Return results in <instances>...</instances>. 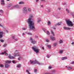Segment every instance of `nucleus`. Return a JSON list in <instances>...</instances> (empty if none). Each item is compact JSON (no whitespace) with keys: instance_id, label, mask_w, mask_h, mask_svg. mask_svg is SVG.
<instances>
[{"instance_id":"680f3d73","label":"nucleus","mask_w":74,"mask_h":74,"mask_svg":"<svg viewBox=\"0 0 74 74\" xmlns=\"http://www.w3.org/2000/svg\"><path fill=\"white\" fill-rule=\"evenodd\" d=\"M7 1H10V0H7Z\"/></svg>"},{"instance_id":"f8f14e48","label":"nucleus","mask_w":74,"mask_h":74,"mask_svg":"<svg viewBox=\"0 0 74 74\" xmlns=\"http://www.w3.org/2000/svg\"><path fill=\"white\" fill-rule=\"evenodd\" d=\"M8 57L9 58V59H14V57L12 56H11V55H9V56H8Z\"/></svg>"},{"instance_id":"9b49d317","label":"nucleus","mask_w":74,"mask_h":74,"mask_svg":"<svg viewBox=\"0 0 74 74\" xmlns=\"http://www.w3.org/2000/svg\"><path fill=\"white\" fill-rule=\"evenodd\" d=\"M9 65H8L7 64H5V68H7L9 67Z\"/></svg>"},{"instance_id":"412c9836","label":"nucleus","mask_w":74,"mask_h":74,"mask_svg":"<svg viewBox=\"0 0 74 74\" xmlns=\"http://www.w3.org/2000/svg\"><path fill=\"white\" fill-rule=\"evenodd\" d=\"M19 4H24V3L23 2H20L19 3Z\"/></svg>"},{"instance_id":"aec40b11","label":"nucleus","mask_w":74,"mask_h":74,"mask_svg":"<svg viewBox=\"0 0 74 74\" xmlns=\"http://www.w3.org/2000/svg\"><path fill=\"white\" fill-rule=\"evenodd\" d=\"M0 41H1V42H4V40L2 39H1L0 40Z\"/></svg>"},{"instance_id":"e2e57ef3","label":"nucleus","mask_w":74,"mask_h":74,"mask_svg":"<svg viewBox=\"0 0 74 74\" xmlns=\"http://www.w3.org/2000/svg\"><path fill=\"white\" fill-rule=\"evenodd\" d=\"M59 10H60V8H59Z\"/></svg>"},{"instance_id":"ddd939ff","label":"nucleus","mask_w":74,"mask_h":74,"mask_svg":"<svg viewBox=\"0 0 74 74\" xmlns=\"http://www.w3.org/2000/svg\"><path fill=\"white\" fill-rule=\"evenodd\" d=\"M1 4H3V5H4L5 3H4V0H1Z\"/></svg>"},{"instance_id":"c85d7f7f","label":"nucleus","mask_w":74,"mask_h":74,"mask_svg":"<svg viewBox=\"0 0 74 74\" xmlns=\"http://www.w3.org/2000/svg\"><path fill=\"white\" fill-rule=\"evenodd\" d=\"M47 47L49 49H50V48H51V45H47Z\"/></svg>"},{"instance_id":"a211bd4d","label":"nucleus","mask_w":74,"mask_h":74,"mask_svg":"<svg viewBox=\"0 0 74 74\" xmlns=\"http://www.w3.org/2000/svg\"><path fill=\"white\" fill-rule=\"evenodd\" d=\"M21 66V64H19L16 66L18 67V68H20Z\"/></svg>"},{"instance_id":"603ef678","label":"nucleus","mask_w":74,"mask_h":74,"mask_svg":"<svg viewBox=\"0 0 74 74\" xmlns=\"http://www.w3.org/2000/svg\"><path fill=\"white\" fill-rule=\"evenodd\" d=\"M16 52H17V50H16V51H15V53H16Z\"/></svg>"},{"instance_id":"2f4dec72","label":"nucleus","mask_w":74,"mask_h":74,"mask_svg":"<svg viewBox=\"0 0 74 74\" xmlns=\"http://www.w3.org/2000/svg\"><path fill=\"white\" fill-rule=\"evenodd\" d=\"M51 34H53V36H55V34H54V33H53V32H51Z\"/></svg>"},{"instance_id":"f704fd0d","label":"nucleus","mask_w":74,"mask_h":74,"mask_svg":"<svg viewBox=\"0 0 74 74\" xmlns=\"http://www.w3.org/2000/svg\"><path fill=\"white\" fill-rule=\"evenodd\" d=\"M47 34H48V35H49V34H50L49 32H48V31H47Z\"/></svg>"},{"instance_id":"0eeeda50","label":"nucleus","mask_w":74,"mask_h":74,"mask_svg":"<svg viewBox=\"0 0 74 74\" xmlns=\"http://www.w3.org/2000/svg\"><path fill=\"white\" fill-rule=\"evenodd\" d=\"M7 52V50H6L4 52L2 53L1 54H4V53H5L6 56H8V54L6 53Z\"/></svg>"},{"instance_id":"8fccbe9b","label":"nucleus","mask_w":74,"mask_h":74,"mask_svg":"<svg viewBox=\"0 0 74 74\" xmlns=\"http://www.w3.org/2000/svg\"><path fill=\"white\" fill-rule=\"evenodd\" d=\"M47 74H52L50 73H47Z\"/></svg>"},{"instance_id":"1a4fd4ad","label":"nucleus","mask_w":74,"mask_h":74,"mask_svg":"<svg viewBox=\"0 0 74 74\" xmlns=\"http://www.w3.org/2000/svg\"><path fill=\"white\" fill-rule=\"evenodd\" d=\"M30 40L32 41L31 42V43H33L34 44L36 43V41H33V39H32V38H30Z\"/></svg>"},{"instance_id":"c9c22d12","label":"nucleus","mask_w":74,"mask_h":74,"mask_svg":"<svg viewBox=\"0 0 74 74\" xmlns=\"http://www.w3.org/2000/svg\"><path fill=\"white\" fill-rule=\"evenodd\" d=\"M41 21V20H38V21H37V23H38Z\"/></svg>"},{"instance_id":"39448f33","label":"nucleus","mask_w":74,"mask_h":74,"mask_svg":"<svg viewBox=\"0 0 74 74\" xmlns=\"http://www.w3.org/2000/svg\"><path fill=\"white\" fill-rule=\"evenodd\" d=\"M50 38L51 40H52V41H54V40H55V37L52 36H50Z\"/></svg>"},{"instance_id":"79ce46f5","label":"nucleus","mask_w":74,"mask_h":74,"mask_svg":"<svg viewBox=\"0 0 74 74\" xmlns=\"http://www.w3.org/2000/svg\"><path fill=\"white\" fill-rule=\"evenodd\" d=\"M54 46H56V43H54L53 44Z\"/></svg>"},{"instance_id":"de8ad7c7","label":"nucleus","mask_w":74,"mask_h":74,"mask_svg":"<svg viewBox=\"0 0 74 74\" xmlns=\"http://www.w3.org/2000/svg\"><path fill=\"white\" fill-rule=\"evenodd\" d=\"M28 34L29 35H32V34L30 33H28Z\"/></svg>"},{"instance_id":"052dcab7","label":"nucleus","mask_w":74,"mask_h":74,"mask_svg":"<svg viewBox=\"0 0 74 74\" xmlns=\"http://www.w3.org/2000/svg\"><path fill=\"white\" fill-rule=\"evenodd\" d=\"M41 1H44L45 0H40Z\"/></svg>"},{"instance_id":"20e7f679","label":"nucleus","mask_w":74,"mask_h":74,"mask_svg":"<svg viewBox=\"0 0 74 74\" xmlns=\"http://www.w3.org/2000/svg\"><path fill=\"white\" fill-rule=\"evenodd\" d=\"M66 23L69 26H73V24L72 23V22L69 20L66 21Z\"/></svg>"},{"instance_id":"4c0bfd02","label":"nucleus","mask_w":74,"mask_h":74,"mask_svg":"<svg viewBox=\"0 0 74 74\" xmlns=\"http://www.w3.org/2000/svg\"><path fill=\"white\" fill-rule=\"evenodd\" d=\"M12 5L11 4H9L8 5V7H11V6Z\"/></svg>"},{"instance_id":"49530a36","label":"nucleus","mask_w":74,"mask_h":74,"mask_svg":"<svg viewBox=\"0 0 74 74\" xmlns=\"http://www.w3.org/2000/svg\"><path fill=\"white\" fill-rule=\"evenodd\" d=\"M47 57L48 58H49V56L48 55H47Z\"/></svg>"},{"instance_id":"e433bc0d","label":"nucleus","mask_w":74,"mask_h":74,"mask_svg":"<svg viewBox=\"0 0 74 74\" xmlns=\"http://www.w3.org/2000/svg\"><path fill=\"white\" fill-rule=\"evenodd\" d=\"M48 68L49 69H52V67L51 66H49Z\"/></svg>"},{"instance_id":"473e14b6","label":"nucleus","mask_w":74,"mask_h":74,"mask_svg":"<svg viewBox=\"0 0 74 74\" xmlns=\"http://www.w3.org/2000/svg\"><path fill=\"white\" fill-rule=\"evenodd\" d=\"M0 11L1 13H3V11L2 10H0Z\"/></svg>"},{"instance_id":"58836bf2","label":"nucleus","mask_w":74,"mask_h":74,"mask_svg":"<svg viewBox=\"0 0 74 74\" xmlns=\"http://www.w3.org/2000/svg\"><path fill=\"white\" fill-rule=\"evenodd\" d=\"M71 64H74V62H71Z\"/></svg>"},{"instance_id":"864d4df0","label":"nucleus","mask_w":74,"mask_h":74,"mask_svg":"<svg viewBox=\"0 0 74 74\" xmlns=\"http://www.w3.org/2000/svg\"><path fill=\"white\" fill-rule=\"evenodd\" d=\"M39 0H36V2H37Z\"/></svg>"},{"instance_id":"f3484780","label":"nucleus","mask_w":74,"mask_h":74,"mask_svg":"<svg viewBox=\"0 0 74 74\" xmlns=\"http://www.w3.org/2000/svg\"><path fill=\"white\" fill-rule=\"evenodd\" d=\"M14 56L15 57H16V56H20V54H14Z\"/></svg>"},{"instance_id":"bb28decb","label":"nucleus","mask_w":74,"mask_h":74,"mask_svg":"<svg viewBox=\"0 0 74 74\" xmlns=\"http://www.w3.org/2000/svg\"><path fill=\"white\" fill-rule=\"evenodd\" d=\"M60 44H61V43H62L63 42V41L62 40H60L59 41Z\"/></svg>"},{"instance_id":"0e129e2a","label":"nucleus","mask_w":74,"mask_h":74,"mask_svg":"<svg viewBox=\"0 0 74 74\" xmlns=\"http://www.w3.org/2000/svg\"><path fill=\"white\" fill-rule=\"evenodd\" d=\"M36 37H37H37H37V36H36Z\"/></svg>"},{"instance_id":"423d86ee","label":"nucleus","mask_w":74,"mask_h":74,"mask_svg":"<svg viewBox=\"0 0 74 74\" xmlns=\"http://www.w3.org/2000/svg\"><path fill=\"white\" fill-rule=\"evenodd\" d=\"M23 11L24 13H26L27 12V9L25 8H24L23 9Z\"/></svg>"},{"instance_id":"393cba45","label":"nucleus","mask_w":74,"mask_h":74,"mask_svg":"<svg viewBox=\"0 0 74 74\" xmlns=\"http://www.w3.org/2000/svg\"><path fill=\"white\" fill-rule=\"evenodd\" d=\"M67 69L68 70H71V67H67Z\"/></svg>"},{"instance_id":"c756f323","label":"nucleus","mask_w":74,"mask_h":74,"mask_svg":"<svg viewBox=\"0 0 74 74\" xmlns=\"http://www.w3.org/2000/svg\"><path fill=\"white\" fill-rule=\"evenodd\" d=\"M63 52V50H60V52L61 53H62V52Z\"/></svg>"},{"instance_id":"09e8293b","label":"nucleus","mask_w":74,"mask_h":74,"mask_svg":"<svg viewBox=\"0 0 74 74\" xmlns=\"http://www.w3.org/2000/svg\"><path fill=\"white\" fill-rule=\"evenodd\" d=\"M71 44H72V45H74V42H73Z\"/></svg>"},{"instance_id":"6e6552de","label":"nucleus","mask_w":74,"mask_h":74,"mask_svg":"<svg viewBox=\"0 0 74 74\" xmlns=\"http://www.w3.org/2000/svg\"><path fill=\"white\" fill-rule=\"evenodd\" d=\"M3 32H0V38H2V37H3Z\"/></svg>"},{"instance_id":"f257e3e1","label":"nucleus","mask_w":74,"mask_h":74,"mask_svg":"<svg viewBox=\"0 0 74 74\" xmlns=\"http://www.w3.org/2000/svg\"><path fill=\"white\" fill-rule=\"evenodd\" d=\"M33 16H31L30 17L27 21V23L29 24V26L30 28V30H34L35 27L34 26V23L33 21H31V18H32Z\"/></svg>"},{"instance_id":"c03bdc74","label":"nucleus","mask_w":74,"mask_h":74,"mask_svg":"<svg viewBox=\"0 0 74 74\" xmlns=\"http://www.w3.org/2000/svg\"><path fill=\"white\" fill-rule=\"evenodd\" d=\"M22 29H23V30H25V29H25V28H22Z\"/></svg>"},{"instance_id":"9d476101","label":"nucleus","mask_w":74,"mask_h":74,"mask_svg":"<svg viewBox=\"0 0 74 74\" xmlns=\"http://www.w3.org/2000/svg\"><path fill=\"white\" fill-rule=\"evenodd\" d=\"M64 29L65 30H70V29H71V28L66 27H64Z\"/></svg>"},{"instance_id":"5fc2aeb1","label":"nucleus","mask_w":74,"mask_h":74,"mask_svg":"<svg viewBox=\"0 0 74 74\" xmlns=\"http://www.w3.org/2000/svg\"><path fill=\"white\" fill-rule=\"evenodd\" d=\"M6 33H8V31L6 30Z\"/></svg>"},{"instance_id":"bf43d9fd","label":"nucleus","mask_w":74,"mask_h":74,"mask_svg":"<svg viewBox=\"0 0 74 74\" xmlns=\"http://www.w3.org/2000/svg\"><path fill=\"white\" fill-rule=\"evenodd\" d=\"M23 35H25V34H24V33H23Z\"/></svg>"},{"instance_id":"4d7b16f0","label":"nucleus","mask_w":74,"mask_h":74,"mask_svg":"<svg viewBox=\"0 0 74 74\" xmlns=\"http://www.w3.org/2000/svg\"><path fill=\"white\" fill-rule=\"evenodd\" d=\"M53 29H54L55 30V29H56V28H53Z\"/></svg>"},{"instance_id":"dca6fc26","label":"nucleus","mask_w":74,"mask_h":74,"mask_svg":"<svg viewBox=\"0 0 74 74\" xmlns=\"http://www.w3.org/2000/svg\"><path fill=\"white\" fill-rule=\"evenodd\" d=\"M61 24V22H60L59 23H56V25H58V26H60Z\"/></svg>"},{"instance_id":"7ed1b4c3","label":"nucleus","mask_w":74,"mask_h":74,"mask_svg":"<svg viewBox=\"0 0 74 74\" xmlns=\"http://www.w3.org/2000/svg\"><path fill=\"white\" fill-rule=\"evenodd\" d=\"M32 48L34 52H35L36 53H38L39 52V51L40 50L38 49L37 48L35 47H32Z\"/></svg>"},{"instance_id":"2eb2a0df","label":"nucleus","mask_w":74,"mask_h":74,"mask_svg":"<svg viewBox=\"0 0 74 74\" xmlns=\"http://www.w3.org/2000/svg\"><path fill=\"white\" fill-rule=\"evenodd\" d=\"M5 63H11V61H7L5 62Z\"/></svg>"},{"instance_id":"13d9d810","label":"nucleus","mask_w":74,"mask_h":74,"mask_svg":"<svg viewBox=\"0 0 74 74\" xmlns=\"http://www.w3.org/2000/svg\"><path fill=\"white\" fill-rule=\"evenodd\" d=\"M41 7H43V5H41Z\"/></svg>"},{"instance_id":"f03ea898","label":"nucleus","mask_w":74,"mask_h":74,"mask_svg":"<svg viewBox=\"0 0 74 74\" xmlns=\"http://www.w3.org/2000/svg\"><path fill=\"white\" fill-rule=\"evenodd\" d=\"M30 62L31 64H38L39 65L40 64H41V63H40L39 62L35 60L34 61H32V60H30Z\"/></svg>"},{"instance_id":"5701e85b","label":"nucleus","mask_w":74,"mask_h":74,"mask_svg":"<svg viewBox=\"0 0 74 74\" xmlns=\"http://www.w3.org/2000/svg\"><path fill=\"white\" fill-rule=\"evenodd\" d=\"M0 67H3L4 65L2 64H0Z\"/></svg>"},{"instance_id":"cd10ccee","label":"nucleus","mask_w":74,"mask_h":74,"mask_svg":"<svg viewBox=\"0 0 74 74\" xmlns=\"http://www.w3.org/2000/svg\"><path fill=\"white\" fill-rule=\"evenodd\" d=\"M22 58L21 57H20L18 58V60H21V59Z\"/></svg>"},{"instance_id":"3c124183","label":"nucleus","mask_w":74,"mask_h":74,"mask_svg":"<svg viewBox=\"0 0 74 74\" xmlns=\"http://www.w3.org/2000/svg\"><path fill=\"white\" fill-rule=\"evenodd\" d=\"M42 49H44V47H42Z\"/></svg>"},{"instance_id":"72a5a7b5","label":"nucleus","mask_w":74,"mask_h":74,"mask_svg":"<svg viewBox=\"0 0 74 74\" xmlns=\"http://www.w3.org/2000/svg\"><path fill=\"white\" fill-rule=\"evenodd\" d=\"M7 45L6 44H5L4 45H3V47H6V46H7Z\"/></svg>"},{"instance_id":"a878e982","label":"nucleus","mask_w":74,"mask_h":74,"mask_svg":"<svg viewBox=\"0 0 74 74\" xmlns=\"http://www.w3.org/2000/svg\"><path fill=\"white\" fill-rule=\"evenodd\" d=\"M66 10L68 13H69V12H70V11H69V10L68 9H66Z\"/></svg>"},{"instance_id":"6ab92c4d","label":"nucleus","mask_w":74,"mask_h":74,"mask_svg":"<svg viewBox=\"0 0 74 74\" xmlns=\"http://www.w3.org/2000/svg\"><path fill=\"white\" fill-rule=\"evenodd\" d=\"M14 8H17L19 7V5H16L14 7Z\"/></svg>"},{"instance_id":"4be33fe9","label":"nucleus","mask_w":74,"mask_h":74,"mask_svg":"<svg viewBox=\"0 0 74 74\" xmlns=\"http://www.w3.org/2000/svg\"><path fill=\"white\" fill-rule=\"evenodd\" d=\"M46 41L47 42H49V40L48 39H46Z\"/></svg>"},{"instance_id":"ea45409f","label":"nucleus","mask_w":74,"mask_h":74,"mask_svg":"<svg viewBox=\"0 0 74 74\" xmlns=\"http://www.w3.org/2000/svg\"><path fill=\"white\" fill-rule=\"evenodd\" d=\"M37 69H35L34 70V72H37Z\"/></svg>"},{"instance_id":"a19ab883","label":"nucleus","mask_w":74,"mask_h":74,"mask_svg":"<svg viewBox=\"0 0 74 74\" xmlns=\"http://www.w3.org/2000/svg\"><path fill=\"white\" fill-rule=\"evenodd\" d=\"M0 27H3V25H2L0 24Z\"/></svg>"},{"instance_id":"b1692460","label":"nucleus","mask_w":74,"mask_h":74,"mask_svg":"<svg viewBox=\"0 0 74 74\" xmlns=\"http://www.w3.org/2000/svg\"><path fill=\"white\" fill-rule=\"evenodd\" d=\"M28 11L29 12H30V11H31V9L28 8Z\"/></svg>"},{"instance_id":"a18cd8bd","label":"nucleus","mask_w":74,"mask_h":74,"mask_svg":"<svg viewBox=\"0 0 74 74\" xmlns=\"http://www.w3.org/2000/svg\"><path fill=\"white\" fill-rule=\"evenodd\" d=\"M12 38H13V39H14V38H15V36H12Z\"/></svg>"},{"instance_id":"6e6d98bb","label":"nucleus","mask_w":74,"mask_h":74,"mask_svg":"<svg viewBox=\"0 0 74 74\" xmlns=\"http://www.w3.org/2000/svg\"><path fill=\"white\" fill-rule=\"evenodd\" d=\"M15 40H16V41H17L18 40L17 39H15Z\"/></svg>"},{"instance_id":"4468645a","label":"nucleus","mask_w":74,"mask_h":74,"mask_svg":"<svg viewBox=\"0 0 74 74\" xmlns=\"http://www.w3.org/2000/svg\"><path fill=\"white\" fill-rule=\"evenodd\" d=\"M67 57H64L61 58L62 60H65V59H67Z\"/></svg>"},{"instance_id":"37998d69","label":"nucleus","mask_w":74,"mask_h":74,"mask_svg":"<svg viewBox=\"0 0 74 74\" xmlns=\"http://www.w3.org/2000/svg\"><path fill=\"white\" fill-rule=\"evenodd\" d=\"M12 63H15V61L14 60H13L12 61Z\"/></svg>"},{"instance_id":"7c9ffc66","label":"nucleus","mask_w":74,"mask_h":74,"mask_svg":"<svg viewBox=\"0 0 74 74\" xmlns=\"http://www.w3.org/2000/svg\"><path fill=\"white\" fill-rule=\"evenodd\" d=\"M50 24H51V22H50V21H49L48 22V25H50Z\"/></svg>"}]
</instances>
